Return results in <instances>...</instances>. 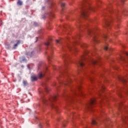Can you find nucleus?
Wrapping results in <instances>:
<instances>
[{"instance_id": "1", "label": "nucleus", "mask_w": 128, "mask_h": 128, "mask_svg": "<svg viewBox=\"0 0 128 128\" xmlns=\"http://www.w3.org/2000/svg\"><path fill=\"white\" fill-rule=\"evenodd\" d=\"M82 36V34H78L76 37L74 38V41L73 42L68 44L66 46L63 47L62 52V58H63L64 62V66L63 68H61V74L62 76L66 78L65 82H62V84L65 86H68L70 82H71L72 79L70 78V75L68 72V65L70 64V61L68 58H70V55L68 54L66 50H70V52H76V48L75 47L76 44H80L82 48H86L88 44L80 43L78 41V40H80V38Z\"/></svg>"}, {"instance_id": "2", "label": "nucleus", "mask_w": 128, "mask_h": 128, "mask_svg": "<svg viewBox=\"0 0 128 128\" xmlns=\"http://www.w3.org/2000/svg\"><path fill=\"white\" fill-rule=\"evenodd\" d=\"M80 4L82 6L80 14L81 16L85 18V20H88V14L90 10L94 12V8L90 6V0H81Z\"/></svg>"}, {"instance_id": "3", "label": "nucleus", "mask_w": 128, "mask_h": 128, "mask_svg": "<svg viewBox=\"0 0 128 128\" xmlns=\"http://www.w3.org/2000/svg\"><path fill=\"white\" fill-rule=\"evenodd\" d=\"M58 98V96L55 95L54 96H50L48 100L46 98L42 97V100L44 104H50L51 106L53 108H55L56 110H58V107L56 106L54 104H52V102L54 100H56Z\"/></svg>"}, {"instance_id": "4", "label": "nucleus", "mask_w": 128, "mask_h": 128, "mask_svg": "<svg viewBox=\"0 0 128 128\" xmlns=\"http://www.w3.org/2000/svg\"><path fill=\"white\" fill-rule=\"evenodd\" d=\"M96 30H98V28H96V29L88 28V35L89 36L92 37L94 42H100L98 40V38L96 37V36H98V32H96Z\"/></svg>"}, {"instance_id": "5", "label": "nucleus", "mask_w": 128, "mask_h": 128, "mask_svg": "<svg viewBox=\"0 0 128 128\" xmlns=\"http://www.w3.org/2000/svg\"><path fill=\"white\" fill-rule=\"evenodd\" d=\"M88 60V58L86 56H84L81 58V59L78 60L76 64H77L78 66H80V68H82V70L86 68V64H84V62H82V60Z\"/></svg>"}, {"instance_id": "6", "label": "nucleus", "mask_w": 128, "mask_h": 128, "mask_svg": "<svg viewBox=\"0 0 128 128\" xmlns=\"http://www.w3.org/2000/svg\"><path fill=\"white\" fill-rule=\"evenodd\" d=\"M107 16L108 18L104 20L105 28H110V23L112 22V17L110 14H108Z\"/></svg>"}, {"instance_id": "7", "label": "nucleus", "mask_w": 128, "mask_h": 128, "mask_svg": "<svg viewBox=\"0 0 128 128\" xmlns=\"http://www.w3.org/2000/svg\"><path fill=\"white\" fill-rule=\"evenodd\" d=\"M47 70H48V68H46L44 72H40L38 74L39 78H44V76H46V74Z\"/></svg>"}, {"instance_id": "8", "label": "nucleus", "mask_w": 128, "mask_h": 128, "mask_svg": "<svg viewBox=\"0 0 128 128\" xmlns=\"http://www.w3.org/2000/svg\"><path fill=\"white\" fill-rule=\"evenodd\" d=\"M50 46V54L48 55V60H50V58H52V54H54V52L52 51V46Z\"/></svg>"}, {"instance_id": "9", "label": "nucleus", "mask_w": 128, "mask_h": 128, "mask_svg": "<svg viewBox=\"0 0 128 128\" xmlns=\"http://www.w3.org/2000/svg\"><path fill=\"white\" fill-rule=\"evenodd\" d=\"M100 60V58L98 60H94L92 59L90 61L91 64H94V66L96 65V64H98V60Z\"/></svg>"}, {"instance_id": "10", "label": "nucleus", "mask_w": 128, "mask_h": 128, "mask_svg": "<svg viewBox=\"0 0 128 128\" xmlns=\"http://www.w3.org/2000/svg\"><path fill=\"white\" fill-rule=\"evenodd\" d=\"M32 82H36L38 80V78L36 76H31Z\"/></svg>"}, {"instance_id": "11", "label": "nucleus", "mask_w": 128, "mask_h": 128, "mask_svg": "<svg viewBox=\"0 0 128 128\" xmlns=\"http://www.w3.org/2000/svg\"><path fill=\"white\" fill-rule=\"evenodd\" d=\"M20 44V40H17V43L14 46L12 49L16 50V46H18Z\"/></svg>"}, {"instance_id": "12", "label": "nucleus", "mask_w": 128, "mask_h": 128, "mask_svg": "<svg viewBox=\"0 0 128 128\" xmlns=\"http://www.w3.org/2000/svg\"><path fill=\"white\" fill-rule=\"evenodd\" d=\"M108 12H110V14H112V12H115V11L112 10V8H108Z\"/></svg>"}, {"instance_id": "13", "label": "nucleus", "mask_w": 128, "mask_h": 128, "mask_svg": "<svg viewBox=\"0 0 128 128\" xmlns=\"http://www.w3.org/2000/svg\"><path fill=\"white\" fill-rule=\"evenodd\" d=\"M96 99H91L90 102V104L92 105V104H94L96 103Z\"/></svg>"}, {"instance_id": "14", "label": "nucleus", "mask_w": 128, "mask_h": 128, "mask_svg": "<svg viewBox=\"0 0 128 128\" xmlns=\"http://www.w3.org/2000/svg\"><path fill=\"white\" fill-rule=\"evenodd\" d=\"M128 120V116H125L124 118H123V121L124 122H125L126 124H127L128 126V122H126V120Z\"/></svg>"}, {"instance_id": "15", "label": "nucleus", "mask_w": 128, "mask_h": 128, "mask_svg": "<svg viewBox=\"0 0 128 128\" xmlns=\"http://www.w3.org/2000/svg\"><path fill=\"white\" fill-rule=\"evenodd\" d=\"M78 28H80V30H82V28H88V26H82V25L79 24Z\"/></svg>"}, {"instance_id": "16", "label": "nucleus", "mask_w": 128, "mask_h": 128, "mask_svg": "<svg viewBox=\"0 0 128 128\" xmlns=\"http://www.w3.org/2000/svg\"><path fill=\"white\" fill-rule=\"evenodd\" d=\"M18 6H22V2L20 0H18L17 2Z\"/></svg>"}, {"instance_id": "17", "label": "nucleus", "mask_w": 128, "mask_h": 128, "mask_svg": "<svg viewBox=\"0 0 128 128\" xmlns=\"http://www.w3.org/2000/svg\"><path fill=\"white\" fill-rule=\"evenodd\" d=\"M56 43L57 44H62V39H60V40H56Z\"/></svg>"}, {"instance_id": "18", "label": "nucleus", "mask_w": 128, "mask_h": 128, "mask_svg": "<svg viewBox=\"0 0 128 128\" xmlns=\"http://www.w3.org/2000/svg\"><path fill=\"white\" fill-rule=\"evenodd\" d=\"M45 46H48H48H50V43L48 42H45L44 43Z\"/></svg>"}, {"instance_id": "19", "label": "nucleus", "mask_w": 128, "mask_h": 128, "mask_svg": "<svg viewBox=\"0 0 128 128\" xmlns=\"http://www.w3.org/2000/svg\"><path fill=\"white\" fill-rule=\"evenodd\" d=\"M61 6H62V10H64V6H66V4H64V3H62Z\"/></svg>"}, {"instance_id": "20", "label": "nucleus", "mask_w": 128, "mask_h": 128, "mask_svg": "<svg viewBox=\"0 0 128 128\" xmlns=\"http://www.w3.org/2000/svg\"><path fill=\"white\" fill-rule=\"evenodd\" d=\"M23 84L24 86H26L28 84V82L26 80L23 81Z\"/></svg>"}, {"instance_id": "21", "label": "nucleus", "mask_w": 128, "mask_h": 128, "mask_svg": "<svg viewBox=\"0 0 128 128\" xmlns=\"http://www.w3.org/2000/svg\"><path fill=\"white\" fill-rule=\"evenodd\" d=\"M122 13L124 14H128V11L127 10H124Z\"/></svg>"}, {"instance_id": "22", "label": "nucleus", "mask_w": 128, "mask_h": 128, "mask_svg": "<svg viewBox=\"0 0 128 128\" xmlns=\"http://www.w3.org/2000/svg\"><path fill=\"white\" fill-rule=\"evenodd\" d=\"M92 124H96V121L95 120H92Z\"/></svg>"}, {"instance_id": "23", "label": "nucleus", "mask_w": 128, "mask_h": 128, "mask_svg": "<svg viewBox=\"0 0 128 128\" xmlns=\"http://www.w3.org/2000/svg\"><path fill=\"white\" fill-rule=\"evenodd\" d=\"M104 50H110V48H108V47L106 46L104 47Z\"/></svg>"}, {"instance_id": "24", "label": "nucleus", "mask_w": 128, "mask_h": 128, "mask_svg": "<svg viewBox=\"0 0 128 128\" xmlns=\"http://www.w3.org/2000/svg\"><path fill=\"white\" fill-rule=\"evenodd\" d=\"M34 24L35 26H38V24L36 22H34Z\"/></svg>"}, {"instance_id": "25", "label": "nucleus", "mask_w": 128, "mask_h": 128, "mask_svg": "<svg viewBox=\"0 0 128 128\" xmlns=\"http://www.w3.org/2000/svg\"><path fill=\"white\" fill-rule=\"evenodd\" d=\"M44 126V124H39V127L40 128H42V126Z\"/></svg>"}, {"instance_id": "26", "label": "nucleus", "mask_w": 128, "mask_h": 128, "mask_svg": "<svg viewBox=\"0 0 128 128\" xmlns=\"http://www.w3.org/2000/svg\"><path fill=\"white\" fill-rule=\"evenodd\" d=\"M103 38H104L106 40V39L108 38V36L107 35H104Z\"/></svg>"}, {"instance_id": "27", "label": "nucleus", "mask_w": 128, "mask_h": 128, "mask_svg": "<svg viewBox=\"0 0 128 128\" xmlns=\"http://www.w3.org/2000/svg\"><path fill=\"white\" fill-rule=\"evenodd\" d=\"M124 54H126V56H128V52H124Z\"/></svg>"}, {"instance_id": "28", "label": "nucleus", "mask_w": 128, "mask_h": 128, "mask_svg": "<svg viewBox=\"0 0 128 128\" xmlns=\"http://www.w3.org/2000/svg\"><path fill=\"white\" fill-rule=\"evenodd\" d=\"M40 66H42L41 64H39L38 66V70H40Z\"/></svg>"}, {"instance_id": "29", "label": "nucleus", "mask_w": 128, "mask_h": 128, "mask_svg": "<svg viewBox=\"0 0 128 128\" xmlns=\"http://www.w3.org/2000/svg\"><path fill=\"white\" fill-rule=\"evenodd\" d=\"M54 6V4H51L50 6V8H51L52 6Z\"/></svg>"}, {"instance_id": "30", "label": "nucleus", "mask_w": 128, "mask_h": 128, "mask_svg": "<svg viewBox=\"0 0 128 128\" xmlns=\"http://www.w3.org/2000/svg\"><path fill=\"white\" fill-rule=\"evenodd\" d=\"M45 90H46V92H48V88L47 87H46L45 88Z\"/></svg>"}, {"instance_id": "31", "label": "nucleus", "mask_w": 128, "mask_h": 128, "mask_svg": "<svg viewBox=\"0 0 128 128\" xmlns=\"http://www.w3.org/2000/svg\"><path fill=\"white\" fill-rule=\"evenodd\" d=\"M38 37H36V40L35 41V42H38Z\"/></svg>"}, {"instance_id": "32", "label": "nucleus", "mask_w": 128, "mask_h": 128, "mask_svg": "<svg viewBox=\"0 0 128 128\" xmlns=\"http://www.w3.org/2000/svg\"><path fill=\"white\" fill-rule=\"evenodd\" d=\"M88 20L89 22H92V20H90V19H88Z\"/></svg>"}, {"instance_id": "33", "label": "nucleus", "mask_w": 128, "mask_h": 128, "mask_svg": "<svg viewBox=\"0 0 128 128\" xmlns=\"http://www.w3.org/2000/svg\"><path fill=\"white\" fill-rule=\"evenodd\" d=\"M63 126H66V123L63 124Z\"/></svg>"}, {"instance_id": "34", "label": "nucleus", "mask_w": 128, "mask_h": 128, "mask_svg": "<svg viewBox=\"0 0 128 128\" xmlns=\"http://www.w3.org/2000/svg\"><path fill=\"white\" fill-rule=\"evenodd\" d=\"M42 10H44V6L42 7Z\"/></svg>"}, {"instance_id": "35", "label": "nucleus", "mask_w": 128, "mask_h": 128, "mask_svg": "<svg viewBox=\"0 0 128 128\" xmlns=\"http://www.w3.org/2000/svg\"><path fill=\"white\" fill-rule=\"evenodd\" d=\"M117 16V18H118V17H119V16H120L117 15V16Z\"/></svg>"}, {"instance_id": "36", "label": "nucleus", "mask_w": 128, "mask_h": 128, "mask_svg": "<svg viewBox=\"0 0 128 128\" xmlns=\"http://www.w3.org/2000/svg\"><path fill=\"white\" fill-rule=\"evenodd\" d=\"M24 60H26V59L24 58V59H23V62H24Z\"/></svg>"}, {"instance_id": "37", "label": "nucleus", "mask_w": 128, "mask_h": 128, "mask_svg": "<svg viewBox=\"0 0 128 128\" xmlns=\"http://www.w3.org/2000/svg\"><path fill=\"white\" fill-rule=\"evenodd\" d=\"M80 20H78V24H80Z\"/></svg>"}, {"instance_id": "38", "label": "nucleus", "mask_w": 128, "mask_h": 128, "mask_svg": "<svg viewBox=\"0 0 128 128\" xmlns=\"http://www.w3.org/2000/svg\"><path fill=\"white\" fill-rule=\"evenodd\" d=\"M121 60H124V59L123 58H122Z\"/></svg>"}, {"instance_id": "39", "label": "nucleus", "mask_w": 128, "mask_h": 128, "mask_svg": "<svg viewBox=\"0 0 128 128\" xmlns=\"http://www.w3.org/2000/svg\"><path fill=\"white\" fill-rule=\"evenodd\" d=\"M122 2H124V0H122Z\"/></svg>"}, {"instance_id": "40", "label": "nucleus", "mask_w": 128, "mask_h": 128, "mask_svg": "<svg viewBox=\"0 0 128 128\" xmlns=\"http://www.w3.org/2000/svg\"><path fill=\"white\" fill-rule=\"evenodd\" d=\"M46 18V16H44L42 17V18Z\"/></svg>"}, {"instance_id": "41", "label": "nucleus", "mask_w": 128, "mask_h": 128, "mask_svg": "<svg viewBox=\"0 0 128 128\" xmlns=\"http://www.w3.org/2000/svg\"><path fill=\"white\" fill-rule=\"evenodd\" d=\"M85 54H88V52H86L85 53Z\"/></svg>"}, {"instance_id": "42", "label": "nucleus", "mask_w": 128, "mask_h": 128, "mask_svg": "<svg viewBox=\"0 0 128 128\" xmlns=\"http://www.w3.org/2000/svg\"><path fill=\"white\" fill-rule=\"evenodd\" d=\"M46 126H48V123H46Z\"/></svg>"}, {"instance_id": "43", "label": "nucleus", "mask_w": 128, "mask_h": 128, "mask_svg": "<svg viewBox=\"0 0 128 128\" xmlns=\"http://www.w3.org/2000/svg\"><path fill=\"white\" fill-rule=\"evenodd\" d=\"M124 80V82H126V80Z\"/></svg>"}, {"instance_id": "44", "label": "nucleus", "mask_w": 128, "mask_h": 128, "mask_svg": "<svg viewBox=\"0 0 128 128\" xmlns=\"http://www.w3.org/2000/svg\"><path fill=\"white\" fill-rule=\"evenodd\" d=\"M40 94H42V92H40Z\"/></svg>"}, {"instance_id": "45", "label": "nucleus", "mask_w": 128, "mask_h": 128, "mask_svg": "<svg viewBox=\"0 0 128 128\" xmlns=\"http://www.w3.org/2000/svg\"><path fill=\"white\" fill-rule=\"evenodd\" d=\"M118 28H119L120 27L118 26Z\"/></svg>"}, {"instance_id": "46", "label": "nucleus", "mask_w": 128, "mask_h": 128, "mask_svg": "<svg viewBox=\"0 0 128 128\" xmlns=\"http://www.w3.org/2000/svg\"><path fill=\"white\" fill-rule=\"evenodd\" d=\"M68 40H70V38H68Z\"/></svg>"}, {"instance_id": "47", "label": "nucleus", "mask_w": 128, "mask_h": 128, "mask_svg": "<svg viewBox=\"0 0 128 128\" xmlns=\"http://www.w3.org/2000/svg\"><path fill=\"white\" fill-rule=\"evenodd\" d=\"M115 36H116V34H115Z\"/></svg>"}]
</instances>
